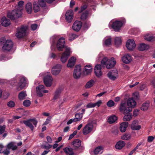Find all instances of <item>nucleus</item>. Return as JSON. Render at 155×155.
<instances>
[{"instance_id":"nucleus-1","label":"nucleus","mask_w":155,"mask_h":155,"mask_svg":"<svg viewBox=\"0 0 155 155\" xmlns=\"http://www.w3.org/2000/svg\"><path fill=\"white\" fill-rule=\"evenodd\" d=\"M0 45L2 46V50L4 52L11 51L13 46V43L11 40H7L4 38L0 39Z\"/></svg>"},{"instance_id":"nucleus-2","label":"nucleus","mask_w":155,"mask_h":155,"mask_svg":"<svg viewBox=\"0 0 155 155\" xmlns=\"http://www.w3.org/2000/svg\"><path fill=\"white\" fill-rule=\"evenodd\" d=\"M116 61L114 58L112 57L110 59L105 57L101 60V64L103 66L106 65L107 69H110L113 67L116 64Z\"/></svg>"},{"instance_id":"nucleus-3","label":"nucleus","mask_w":155,"mask_h":155,"mask_svg":"<svg viewBox=\"0 0 155 155\" xmlns=\"http://www.w3.org/2000/svg\"><path fill=\"white\" fill-rule=\"evenodd\" d=\"M28 29L27 26L22 25L17 28L15 36L18 39L21 38L26 35L27 31Z\"/></svg>"},{"instance_id":"nucleus-4","label":"nucleus","mask_w":155,"mask_h":155,"mask_svg":"<svg viewBox=\"0 0 155 155\" xmlns=\"http://www.w3.org/2000/svg\"><path fill=\"white\" fill-rule=\"evenodd\" d=\"M21 15V12L20 11L14 10L12 12L8 13L7 17L11 20H14L20 17Z\"/></svg>"},{"instance_id":"nucleus-5","label":"nucleus","mask_w":155,"mask_h":155,"mask_svg":"<svg viewBox=\"0 0 155 155\" xmlns=\"http://www.w3.org/2000/svg\"><path fill=\"white\" fill-rule=\"evenodd\" d=\"M37 123V121L34 119H30L27 120H23V123L26 126L29 127L31 130H34V126L32 125V123L36 127Z\"/></svg>"},{"instance_id":"nucleus-6","label":"nucleus","mask_w":155,"mask_h":155,"mask_svg":"<svg viewBox=\"0 0 155 155\" xmlns=\"http://www.w3.org/2000/svg\"><path fill=\"white\" fill-rule=\"evenodd\" d=\"M81 74V68L80 65H76L74 68L73 72V76L75 79L80 78Z\"/></svg>"},{"instance_id":"nucleus-7","label":"nucleus","mask_w":155,"mask_h":155,"mask_svg":"<svg viewBox=\"0 0 155 155\" xmlns=\"http://www.w3.org/2000/svg\"><path fill=\"white\" fill-rule=\"evenodd\" d=\"M53 80V78L50 73L49 72L48 73L47 75L44 78V83L46 87H50L51 85Z\"/></svg>"},{"instance_id":"nucleus-8","label":"nucleus","mask_w":155,"mask_h":155,"mask_svg":"<svg viewBox=\"0 0 155 155\" xmlns=\"http://www.w3.org/2000/svg\"><path fill=\"white\" fill-rule=\"evenodd\" d=\"M120 110L123 113L125 114L128 113L132 110V108L131 107H126V104L125 103H121L120 106Z\"/></svg>"},{"instance_id":"nucleus-9","label":"nucleus","mask_w":155,"mask_h":155,"mask_svg":"<svg viewBox=\"0 0 155 155\" xmlns=\"http://www.w3.org/2000/svg\"><path fill=\"white\" fill-rule=\"evenodd\" d=\"M28 84L27 80L25 77H21L20 80L17 86V89L18 91H20L23 89Z\"/></svg>"},{"instance_id":"nucleus-10","label":"nucleus","mask_w":155,"mask_h":155,"mask_svg":"<svg viewBox=\"0 0 155 155\" xmlns=\"http://www.w3.org/2000/svg\"><path fill=\"white\" fill-rule=\"evenodd\" d=\"M70 49L68 48H66L65 51L62 54L61 58V61L63 63H65L70 53Z\"/></svg>"},{"instance_id":"nucleus-11","label":"nucleus","mask_w":155,"mask_h":155,"mask_svg":"<svg viewBox=\"0 0 155 155\" xmlns=\"http://www.w3.org/2000/svg\"><path fill=\"white\" fill-rule=\"evenodd\" d=\"M65 40L63 38H60L58 41L56 46L59 51H62L63 48L65 47Z\"/></svg>"},{"instance_id":"nucleus-12","label":"nucleus","mask_w":155,"mask_h":155,"mask_svg":"<svg viewBox=\"0 0 155 155\" xmlns=\"http://www.w3.org/2000/svg\"><path fill=\"white\" fill-rule=\"evenodd\" d=\"M123 23L121 21H116L114 22L112 25V28L116 31H118L122 26Z\"/></svg>"},{"instance_id":"nucleus-13","label":"nucleus","mask_w":155,"mask_h":155,"mask_svg":"<svg viewBox=\"0 0 155 155\" xmlns=\"http://www.w3.org/2000/svg\"><path fill=\"white\" fill-rule=\"evenodd\" d=\"M107 76L110 80L114 81L118 77V72L117 70L110 71L107 74Z\"/></svg>"},{"instance_id":"nucleus-14","label":"nucleus","mask_w":155,"mask_h":155,"mask_svg":"<svg viewBox=\"0 0 155 155\" xmlns=\"http://www.w3.org/2000/svg\"><path fill=\"white\" fill-rule=\"evenodd\" d=\"M93 128V125L90 123L87 124L83 128V133L84 135H86L90 133Z\"/></svg>"},{"instance_id":"nucleus-15","label":"nucleus","mask_w":155,"mask_h":155,"mask_svg":"<svg viewBox=\"0 0 155 155\" xmlns=\"http://www.w3.org/2000/svg\"><path fill=\"white\" fill-rule=\"evenodd\" d=\"M126 46L127 49L130 50H132L135 47L136 44L133 40L129 39L127 41Z\"/></svg>"},{"instance_id":"nucleus-16","label":"nucleus","mask_w":155,"mask_h":155,"mask_svg":"<svg viewBox=\"0 0 155 155\" xmlns=\"http://www.w3.org/2000/svg\"><path fill=\"white\" fill-rule=\"evenodd\" d=\"M61 65L59 64H57L52 68L51 73L54 75L58 74L61 71Z\"/></svg>"},{"instance_id":"nucleus-17","label":"nucleus","mask_w":155,"mask_h":155,"mask_svg":"<svg viewBox=\"0 0 155 155\" xmlns=\"http://www.w3.org/2000/svg\"><path fill=\"white\" fill-rule=\"evenodd\" d=\"M101 69V64H97L94 68L95 74L98 78L100 77L102 75Z\"/></svg>"},{"instance_id":"nucleus-18","label":"nucleus","mask_w":155,"mask_h":155,"mask_svg":"<svg viewBox=\"0 0 155 155\" xmlns=\"http://www.w3.org/2000/svg\"><path fill=\"white\" fill-rule=\"evenodd\" d=\"M82 26V23L80 21H76L73 24L72 28L74 30L76 31H79Z\"/></svg>"},{"instance_id":"nucleus-19","label":"nucleus","mask_w":155,"mask_h":155,"mask_svg":"<svg viewBox=\"0 0 155 155\" xmlns=\"http://www.w3.org/2000/svg\"><path fill=\"white\" fill-rule=\"evenodd\" d=\"M73 11L70 10L66 12L65 16L66 20L69 22H71L73 19Z\"/></svg>"},{"instance_id":"nucleus-20","label":"nucleus","mask_w":155,"mask_h":155,"mask_svg":"<svg viewBox=\"0 0 155 155\" xmlns=\"http://www.w3.org/2000/svg\"><path fill=\"white\" fill-rule=\"evenodd\" d=\"M92 71V68L91 65H86L83 70V73L84 75H88Z\"/></svg>"},{"instance_id":"nucleus-21","label":"nucleus","mask_w":155,"mask_h":155,"mask_svg":"<svg viewBox=\"0 0 155 155\" xmlns=\"http://www.w3.org/2000/svg\"><path fill=\"white\" fill-rule=\"evenodd\" d=\"M1 23L2 26L6 27L10 25V21L9 19H8L5 17H4L2 18L1 20Z\"/></svg>"},{"instance_id":"nucleus-22","label":"nucleus","mask_w":155,"mask_h":155,"mask_svg":"<svg viewBox=\"0 0 155 155\" xmlns=\"http://www.w3.org/2000/svg\"><path fill=\"white\" fill-rule=\"evenodd\" d=\"M76 58L75 57H71L68 60L67 66L70 68L73 67L76 62Z\"/></svg>"},{"instance_id":"nucleus-23","label":"nucleus","mask_w":155,"mask_h":155,"mask_svg":"<svg viewBox=\"0 0 155 155\" xmlns=\"http://www.w3.org/2000/svg\"><path fill=\"white\" fill-rule=\"evenodd\" d=\"M122 61L126 64H128L132 61V58L129 54H127L123 57L122 58Z\"/></svg>"},{"instance_id":"nucleus-24","label":"nucleus","mask_w":155,"mask_h":155,"mask_svg":"<svg viewBox=\"0 0 155 155\" xmlns=\"http://www.w3.org/2000/svg\"><path fill=\"white\" fill-rule=\"evenodd\" d=\"M128 106L134 107L136 105V102L133 98H129L127 101Z\"/></svg>"},{"instance_id":"nucleus-25","label":"nucleus","mask_w":155,"mask_h":155,"mask_svg":"<svg viewBox=\"0 0 155 155\" xmlns=\"http://www.w3.org/2000/svg\"><path fill=\"white\" fill-rule=\"evenodd\" d=\"M44 86L42 85H39L36 87L37 93L38 96L40 97L43 96L42 88H44Z\"/></svg>"},{"instance_id":"nucleus-26","label":"nucleus","mask_w":155,"mask_h":155,"mask_svg":"<svg viewBox=\"0 0 155 155\" xmlns=\"http://www.w3.org/2000/svg\"><path fill=\"white\" fill-rule=\"evenodd\" d=\"M7 148L8 149H12V150H15L17 149V147L15 145V143L12 142L8 143L6 146Z\"/></svg>"},{"instance_id":"nucleus-27","label":"nucleus","mask_w":155,"mask_h":155,"mask_svg":"<svg viewBox=\"0 0 155 155\" xmlns=\"http://www.w3.org/2000/svg\"><path fill=\"white\" fill-rule=\"evenodd\" d=\"M128 123L127 122H124L120 124V129L121 132H124L126 130V128L128 126Z\"/></svg>"},{"instance_id":"nucleus-28","label":"nucleus","mask_w":155,"mask_h":155,"mask_svg":"<svg viewBox=\"0 0 155 155\" xmlns=\"http://www.w3.org/2000/svg\"><path fill=\"white\" fill-rule=\"evenodd\" d=\"M125 145V143L122 141H119L115 145V148L117 149L120 150Z\"/></svg>"},{"instance_id":"nucleus-29","label":"nucleus","mask_w":155,"mask_h":155,"mask_svg":"<svg viewBox=\"0 0 155 155\" xmlns=\"http://www.w3.org/2000/svg\"><path fill=\"white\" fill-rule=\"evenodd\" d=\"M72 143L73 147L75 149L81 146V141L79 139H76L73 141Z\"/></svg>"},{"instance_id":"nucleus-30","label":"nucleus","mask_w":155,"mask_h":155,"mask_svg":"<svg viewBox=\"0 0 155 155\" xmlns=\"http://www.w3.org/2000/svg\"><path fill=\"white\" fill-rule=\"evenodd\" d=\"M102 101L101 100H99L98 101H97L96 103H89L88 104L86 107L87 108H90L91 107H94L96 106H97L98 107H99L100 106V105L101 104Z\"/></svg>"},{"instance_id":"nucleus-31","label":"nucleus","mask_w":155,"mask_h":155,"mask_svg":"<svg viewBox=\"0 0 155 155\" xmlns=\"http://www.w3.org/2000/svg\"><path fill=\"white\" fill-rule=\"evenodd\" d=\"M64 152L67 155H73L74 154L72 148L69 147H66L64 149Z\"/></svg>"},{"instance_id":"nucleus-32","label":"nucleus","mask_w":155,"mask_h":155,"mask_svg":"<svg viewBox=\"0 0 155 155\" xmlns=\"http://www.w3.org/2000/svg\"><path fill=\"white\" fill-rule=\"evenodd\" d=\"M25 9L28 13H31L32 11V7L31 3L30 2L28 3L26 5Z\"/></svg>"},{"instance_id":"nucleus-33","label":"nucleus","mask_w":155,"mask_h":155,"mask_svg":"<svg viewBox=\"0 0 155 155\" xmlns=\"http://www.w3.org/2000/svg\"><path fill=\"white\" fill-rule=\"evenodd\" d=\"M33 9L35 13L39 12L40 10V8L38 4L36 2L33 3Z\"/></svg>"},{"instance_id":"nucleus-34","label":"nucleus","mask_w":155,"mask_h":155,"mask_svg":"<svg viewBox=\"0 0 155 155\" xmlns=\"http://www.w3.org/2000/svg\"><path fill=\"white\" fill-rule=\"evenodd\" d=\"M95 83L93 80L91 79L88 81L85 85V87L86 89L92 87Z\"/></svg>"},{"instance_id":"nucleus-35","label":"nucleus","mask_w":155,"mask_h":155,"mask_svg":"<svg viewBox=\"0 0 155 155\" xmlns=\"http://www.w3.org/2000/svg\"><path fill=\"white\" fill-rule=\"evenodd\" d=\"M149 48V46L144 43H142L138 47V49L140 51H144L147 49Z\"/></svg>"},{"instance_id":"nucleus-36","label":"nucleus","mask_w":155,"mask_h":155,"mask_svg":"<svg viewBox=\"0 0 155 155\" xmlns=\"http://www.w3.org/2000/svg\"><path fill=\"white\" fill-rule=\"evenodd\" d=\"M117 119V117L115 115L110 116L108 119L107 122L110 124L115 122Z\"/></svg>"},{"instance_id":"nucleus-37","label":"nucleus","mask_w":155,"mask_h":155,"mask_svg":"<svg viewBox=\"0 0 155 155\" xmlns=\"http://www.w3.org/2000/svg\"><path fill=\"white\" fill-rule=\"evenodd\" d=\"M103 147L101 146L95 148L94 153L95 155H97L99 154H101L102 152Z\"/></svg>"},{"instance_id":"nucleus-38","label":"nucleus","mask_w":155,"mask_h":155,"mask_svg":"<svg viewBox=\"0 0 155 155\" xmlns=\"http://www.w3.org/2000/svg\"><path fill=\"white\" fill-rule=\"evenodd\" d=\"M27 96L26 92L22 91L20 92L18 95V98L20 100H23Z\"/></svg>"},{"instance_id":"nucleus-39","label":"nucleus","mask_w":155,"mask_h":155,"mask_svg":"<svg viewBox=\"0 0 155 155\" xmlns=\"http://www.w3.org/2000/svg\"><path fill=\"white\" fill-rule=\"evenodd\" d=\"M61 90L60 89L56 90L54 93V95L53 99L54 100L57 99L58 98L59 94L61 93Z\"/></svg>"},{"instance_id":"nucleus-40","label":"nucleus","mask_w":155,"mask_h":155,"mask_svg":"<svg viewBox=\"0 0 155 155\" xmlns=\"http://www.w3.org/2000/svg\"><path fill=\"white\" fill-rule=\"evenodd\" d=\"M115 44L116 46H118L121 44L122 41L120 38L116 37L115 38Z\"/></svg>"},{"instance_id":"nucleus-41","label":"nucleus","mask_w":155,"mask_h":155,"mask_svg":"<svg viewBox=\"0 0 155 155\" xmlns=\"http://www.w3.org/2000/svg\"><path fill=\"white\" fill-rule=\"evenodd\" d=\"M149 104L148 103H145L143 104L141 109L143 111L147 110L149 107Z\"/></svg>"},{"instance_id":"nucleus-42","label":"nucleus","mask_w":155,"mask_h":155,"mask_svg":"<svg viewBox=\"0 0 155 155\" xmlns=\"http://www.w3.org/2000/svg\"><path fill=\"white\" fill-rule=\"evenodd\" d=\"M83 117L82 114L77 113L75 114V118L74 119L76 121H80L82 119Z\"/></svg>"},{"instance_id":"nucleus-43","label":"nucleus","mask_w":155,"mask_h":155,"mask_svg":"<svg viewBox=\"0 0 155 155\" xmlns=\"http://www.w3.org/2000/svg\"><path fill=\"white\" fill-rule=\"evenodd\" d=\"M69 40L72 41L78 37V36L76 34L71 33L69 35Z\"/></svg>"},{"instance_id":"nucleus-44","label":"nucleus","mask_w":155,"mask_h":155,"mask_svg":"<svg viewBox=\"0 0 155 155\" xmlns=\"http://www.w3.org/2000/svg\"><path fill=\"white\" fill-rule=\"evenodd\" d=\"M144 39L149 41H153L155 40V38L153 36H146L144 37Z\"/></svg>"},{"instance_id":"nucleus-45","label":"nucleus","mask_w":155,"mask_h":155,"mask_svg":"<svg viewBox=\"0 0 155 155\" xmlns=\"http://www.w3.org/2000/svg\"><path fill=\"white\" fill-rule=\"evenodd\" d=\"M132 115L128 114L125 115L123 117V120L124 121H129L131 120L132 118Z\"/></svg>"},{"instance_id":"nucleus-46","label":"nucleus","mask_w":155,"mask_h":155,"mask_svg":"<svg viewBox=\"0 0 155 155\" xmlns=\"http://www.w3.org/2000/svg\"><path fill=\"white\" fill-rule=\"evenodd\" d=\"M131 138V135L130 134H126L124 135L121 137V138L123 140H128L130 139Z\"/></svg>"},{"instance_id":"nucleus-47","label":"nucleus","mask_w":155,"mask_h":155,"mask_svg":"<svg viewBox=\"0 0 155 155\" xmlns=\"http://www.w3.org/2000/svg\"><path fill=\"white\" fill-rule=\"evenodd\" d=\"M39 5L41 7H45L46 6L45 0H38Z\"/></svg>"},{"instance_id":"nucleus-48","label":"nucleus","mask_w":155,"mask_h":155,"mask_svg":"<svg viewBox=\"0 0 155 155\" xmlns=\"http://www.w3.org/2000/svg\"><path fill=\"white\" fill-rule=\"evenodd\" d=\"M9 150V149H8L7 148L4 150H3L1 149L0 150V153H3L5 155H8L10 153Z\"/></svg>"},{"instance_id":"nucleus-49","label":"nucleus","mask_w":155,"mask_h":155,"mask_svg":"<svg viewBox=\"0 0 155 155\" xmlns=\"http://www.w3.org/2000/svg\"><path fill=\"white\" fill-rule=\"evenodd\" d=\"M6 129V126L5 125H0V135H1L4 133Z\"/></svg>"},{"instance_id":"nucleus-50","label":"nucleus","mask_w":155,"mask_h":155,"mask_svg":"<svg viewBox=\"0 0 155 155\" xmlns=\"http://www.w3.org/2000/svg\"><path fill=\"white\" fill-rule=\"evenodd\" d=\"M131 129L134 130H139L141 128V126L140 125H131Z\"/></svg>"},{"instance_id":"nucleus-51","label":"nucleus","mask_w":155,"mask_h":155,"mask_svg":"<svg viewBox=\"0 0 155 155\" xmlns=\"http://www.w3.org/2000/svg\"><path fill=\"white\" fill-rule=\"evenodd\" d=\"M88 12L87 11L83 13L81 16V18L83 20L86 19L88 15Z\"/></svg>"},{"instance_id":"nucleus-52","label":"nucleus","mask_w":155,"mask_h":155,"mask_svg":"<svg viewBox=\"0 0 155 155\" xmlns=\"http://www.w3.org/2000/svg\"><path fill=\"white\" fill-rule=\"evenodd\" d=\"M23 104L24 106L28 107L30 105L31 102L29 100H26L24 101Z\"/></svg>"},{"instance_id":"nucleus-53","label":"nucleus","mask_w":155,"mask_h":155,"mask_svg":"<svg viewBox=\"0 0 155 155\" xmlns=\"http://www.w3.org/2000/svg\"><path fill=\"white\" fill-rule=\"evenodd\" d=\"M105 45L106 46H109L111 45V38H108L105 41Z\"/></svg>"},{"instance_id":"nucleus-54","label":"nucleus","mask_w":155,"mask_h":155,"mask_svg":"<svg viewBox=\"0 0 155 155\" xmlns=\"http://www.w3.org/2000/svg\"><path fill=\"white\" fill-rule=\"evenodd\" d=\"M114 103L112 100L109 101L107 103V105L108 106L111 107L114 106Z\"/></svg>"},{"instance_id":"nucleus-55","label":"nucleus","mask_w":155,"mask_h":155,"mask_svg":"<svg viewBox=\"0 0 155 155\" xmlns=\"http://www.w3.org/2000/svg\"><path fill=\"white\" fill-rule=\"evenodd\" d=\"M7 105L9 107H12L15 106V103L13 101H10L8 102Z\"/></svg>"},{"instance_id":"nucleus-56","label":"nucleus","mask_w":155,"mask_h":155,"mask_svg":"<svg viewBox=\"0 0 155 155\" xmlns=\"http://www.w3.org/2000/svg\"><path fill=\"white\" fill-rule=\"evenodd\" d=\"M77 133V130L74 131L73 132V133H72V134H71L70 135V136H69V137L68 139V140H70L71 139H72L74 137V136Z\"/></svg>"},{"instance_id":"nucleus-57","label":"nucleus","mask_w":155,"mask_h":155,"mask_svg":"<svg viewBox=\"0 0 155 155\" xmlns=\"http://www.w3.org/2000/svg\"><path fill=\"white\" fill-rule=\"evenodd\" d=\"M87 8V5H84L81 6V9L80 11H79V13L82 12H83L84 10H85Z\"/></svg>"},{"instance_id":"nucleus-58","label":"nucleus","mask_w":155,"mask_h":155,"mask_svg":"<svg viewBox=\"0 0 155 155\" xmlns=\"http://www.w3.org/2000/svg\"><path fill=\"white\" fill-rule=\"evenodd\" d=\"M38 26V25L36 24H32L31 25V29L33 31L35 30Z\"/></svg>"},{"instance_id":"nucleus-59","label":"nucleus","mask_w":155,"mask_h":155,"mask_svg":"<svg viewBox=\"0 0 155 155\" xmlns=\"http://www.w3.org/2000/svg\"><path fill=\"white\" fill-rule=\"evenodd\" d=\"M154 137L152 136H149L148 137L147 141L149 142H152L154 139Z\"/></svg>"},{"instance_id":"nucleus-60","label":"nucleus","mask_w":155,"mask_h":155,"mask_svg":"<svg viewBox=\"0 0 155 155\" xmlns=\"http://www.w3.org/2000/svg\"><path fill=\"white\" fill-rule=\"evenodd\" d=\"M112 133L114 135H117L118 134V131L116 129H114L112 130Z\"/></svg>"},{"instance_id":"nucleus-61","label":"nucleus","mask_w":155,"mask_h":155,"mask_svg":"<svg viewBox=\"0 0 155 155\" xmlns=\"http://www.w3.org/2000/svg\"><path fill=\"white\" fill-rule=\"evenodd\" d=\"M46 139L48 142L49 143H51L52 142V140L51 137L49 136H47Z\"/></svg>"},{"instance_id":"nucleus-62","label":"nucleus","mask_w":155,"mask_h":155,"mask_svg":"<svg viewBox=\"0 0 155 155\" xmlns=\"http://www.w3.org/2000/svg\"><path fill=\"white\" fill-rule=\"evenodd\" d=\"M50 119L49 118H48L46 121L44 122V123L43 124V125H46L48 124L50 122Z\"/></svg>"},{"instance_id":"nucleus-63","label":"nucleus","mask_w":155,"mask_h":155,"mask_svg":"<svg viewBox=\"0 0 155 155\" xmlns=\"http://www.w3.org/2000/svg\"><path fill=\"white\" fill-rule=\"evenodd\" d=\"M75 120L74 119H71L68 121L67 122V124L69 125L71 124L73 122H75Z\"/></svg>"},{"instance_id":"nucleus-64","label":"nucleus","mask_w":155,"mask_h":155,"mask_svg":"<svg viewBox=\"0 0 155 155\" xmlns=\"http://www.w3.org/2000/svg\"><path fill=\"white\" fill-rule=\"evenodd\" d=\"M75 2L73 0H71L70 3V6L71 8H72L73 6L75 5Z\"/></svg>"}]
</instances>
